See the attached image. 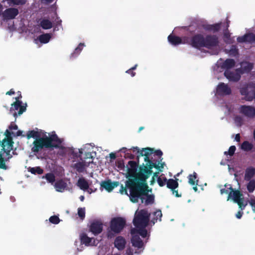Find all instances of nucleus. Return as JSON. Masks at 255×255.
Instances as JSON below:
<instances>
[{"mask_svg":"<svg viewBox=\"0 0 255 255\" xmlns=\"http://www.w3.org/2000/svg\"><path fill=\"white\" fill-rule=\"evenodd\" d=\"M127 189H128V188H127L126 186V187H124L123 186V185H121V189L120 190V192L122 194H126V195H127L128 196H129V194H128V191H127Z\"/></svg>","mask_w":255,"mask_h":255,"instance_id":"5fc2aeb1","label":"nucleus"},{"mask_svg":"<svg viewBox=\"0 0 255 255\" xmlns=\"http://www.w3.org/2000/svg\"><path fill=\"white\" fill-rule=\"evenodd\" d=\"M155 153V154L158 156L159 157V159H160V161H161L162 160V158H161V156L163 154V153L162 152L161 150H160V149H158V150H154L153 151V153Z\"/></svg>","mask_w":255,"mask_h":255,"instance_id":"6e6d98bb","label":"nucleus"},{"mask_svg":"<svg viewBox=\"0 0 255 255\" xmlns=\"http://www.w3.org/2000/svg\"><path fill=\"white\" fill-rule=\"evenodd\" d=\"M110 157L112 159H115L116 158V154L112 152L110 154Z\"/></svg>","mask_w":255,"mask_h":255,"instance_id":"338daca9","label":"nucleus"},{"mask_svg":"<svg viewBox=\"0 0 255 255\" xmlns=\"http://www.w3.org/2000/svg\"><path fill=\"white\" fill-rule=\"evenodd\" d=\"M131 242L133 247L140 249L143 246V242L140 238L139 235L136 234L131 235Z\"/></svg>","mask_w":255,"mask_h":255,"instance_id":"5701e85b","label":"nucleus"},{"mask_svg":"<svg viewBox=\"0 0 255 255\" xmlns=\"http://www.w3.org/2000/svg\"><path fill=\"white\" fill-rule=\"evenodd\" d=\"M84 46V43H80L78 45V47L75 48L74 51L72 53H71L70 55V58L72 59L76 57L81 52Z\"/></svg>","mask_w":255,"mask_h":255,"instance_id":"c9c22d12","label":"nucleus"},{"mask_svg":"<svg viewBox=\"0 0 255 255\" xmlns=\"http://www.w3.org/2000/svg\"><path fill=\"white\" fill-rule=\"evenodd\" d=\"M178 179L174 180L173 179H169L167 180V187L171 190L173 194L175 195L176 197H181V194H179L178 190H176L179 184L177 182Z\"/></svg>","mask_w":255,"mask_h":255,"instance_id":"ddd939ff","label":"nucleus"},{"mask_svg":"<svg viewBox=\"0 0 255 255\" xmlns=\"http://www.w3.org/2000/svg\"><path fill=\"white\" fill-rule=\"evenodd\" d=\"M5 159H4L2 156V153L0 152V168L3 169L4 170H6L7 169V167L5 164Z\"/></svg>","mask_w":255,"mask_h":255,"instance_id":"c03bdc74","label":"nucleus"},{"mask_svg":"<svg viewBox=\"0 0 255 255\" xmlns=\"http://www.w3.org/2000/svg\"><path fill=\"white\" fill-rule=\"evenodd\" d=\"M150 214L145 209L136 211L133 219V224L136 228H146L149 221Z\"/></svg>","mask_w":255,"mask_h":255,"instance_id":"20e7f679","label":"nucleus"},{"mask_svg":"<svg viewBox=\"0 0 255 255\" xmlns=\"http://www.w3.org/2000/svg\"><path fill=\"white\" fill-rule=\"evenodd\" d=\"M119 185V182L115 181L112 182L111 180L102 181L101 183V187L108 192L112 191L115 187H117Z\"/></svg>","mask_w":255,"mask_h":255,"instance_id":"6ab92c4d","label":"nucleus"},{"mask_svg":"<svg viewBox=\"0 0 255 255\" xmlns=\"http://www.w3.org/2000/svg\"><path fill=\"white\" fill-rule=\"evenodd\" d=\"M11 149L10 148H8V149H5V148H1V151L0 152H1L2 154L3 153H5L6 156H7V158L5 159V160H9V159H10L12 157V155L10 154V152L11 151Z\"/></svg>","mask_w":255,"mask_h":255,"instance_id":"a18cd8bd","label":"nucleus"},{"mask_svg":"<svg viewBox=\"0 0 255 255\" xmlns=\"http://www.w3.org/2000/svg\"><path fill=\"white\" fill-rule=\"evenodd\" d=\"M44 137L46 139V141L48 142V146L49 148H57L59 147L58 145L53 143V142L54 141L57 142L58 144H61V143L60 139L58 137V136L56 134L52 135L49 137L47 136H45Z\"/></svg>","mask_w":255,"mask_h":255,"instance_id":"a211bd4d","label":"nucleus"},{"mask_svg":"<svg viewBox=\"0 0 255 255\" xmlns=\"http://www.w3.org/2000/svg\"><path fill=\"white\" fill-rule=\"evenodd\" d=\"M103 224L100 221H94L91 223L90 231L95 236L100 234L103 231Z\"/></svg>","mask_w":255,"mask_h":255,"instance_id":"4468645a","label":"nucleus"},{"mask_svg":"<svg viewBox=\"0 0 255 255\" xmlns=\"http://www.w3.org/2000/svg\"><path fill=\"white\" fill-rule=\"evenodd\" d=\"M54 186L57 191L62 192L66 188L67 184L63 180L61 179L55 183Z\"/></svg>","mask_w":255,"mask_h":255,"instance_id":"a878e982","label":"nucleus"},{"mask_svg":"<svg viewBox=\"0 0 255 255\" xmlns=\"http://www.w3.org/2000/svg\"><path fill=\"white\" fill-rule=\"evenodd\" d=\"M94 157L92 155V153L90 152H86L84 154V161H86L87 165H90V163H93Z\"/></svg>","mask_w":255,"mask_h":255,"instance_id":"58836bf2","label":"nucleus"},{"mask_svg":"<svg viewBox=\"0 0 255 255\" xmlns=\"http://www.w3.org/2000/svg\"><path fill=\"white\" fill-rule=\"evenodd\" d=\"M153 215L154 216V218L151 220V222L154 224L156 222H157V220L159 221H161V217L162 216V212L160 210H157L155 212L153 213Z\"/></svg>","mask_w":255,"mask_h":255,"instance_id":"4c0bfd02","label":"nucleus"},{"mask_svg":"<svg viewBox=\"0 0 255 255\" xmlns=\"http://www.w3.org/2000/svg\"><path fill=\"white\" fill-rule=\"evenodd\" d=\"M40 25L44 29H48L52 27V23L48 19H43L40 21Z\"/></svg>","mask_w":255,"mask_h":255,"instance_id":"473e14b6","label":"nucleus"},{"mask_svg":"<svg viewBox=\"0 0 255 255\" xmlns=\"http://www.w3.org/2000/svg\"><path fill=\"white\" fill-rule=\"evenodd\" d=\"M51 37V36L50 33H45L39 35L38 36V39L41 43L45 44L49 41Z\"/></svg>","mask_w":255,"mask_h":255,"instance_id":"f704fd0d","label":"nucleus"},{"mask_svg":"<svg viewBox=\"0 0 255 255\" xmlns=\"http://www.w3.org/2000/svg\"><path fill=\"white\" fill-rule=\"evenodd\" d=\"M126 241L122 236L116 237L114 241V246L119 251H122L125 248Z\"/></svg>","mask_w":255,"mask_h":255,"instance_id":"aec40b11","label":"nucleus"},{"mask_svg":"<svg viewBox=\"0 0 255 255\" xmlns=\"http://www.w3.org/2000/svg\"><path fill=\"white\" fill-rule=\"evenodd\" d=\"M238 51V49L235 45H232L230 50V54L232 56H236L239 54Z\"/></svg>","mask_w":255,"mask_h":255,"instance_id":"09e8293b","label":"nucleus"},{"mask_svg":"<svg viewBox=\"0 0 255 255\" xmlns=\"http://www.w3.org/2000/svg\"><path fill=\"white\" fill-rule=\"evenodd\" d=\"M14 142L13 141L12 137H9L8 138H4L2 141L1 146L2 148H5L6 149H8L10 148L11 150L12 149V147L13 145Z\"/></svg>","mask_w":255,"mask_h":255,"instance_id":"cd10ccee","label":"nucleus"},{"mask_svg":"<svg viewBox=\"0 0 255 255\" xmlns=\"http://www.w3.org/2000/svg\"><path fill=\"white\" fill-rule=\"evenodd\" d=\"M221 22L213 24H204L203 25V28L208 31H212L214 33L218 32L221 26Z\"/></svg>","mask_w":255,"mask_h":255,"instance_id":"4be33fe9","label":"nucleus"},{"mask_svg":"<svg viewBox=\"0 0 255 255\" xmlns=\"http://www.w3.org/2000/svg\"><path fill=\"white\" fill-rule=\"evenodd\" d=\"M224 186L227 189H225V188L221 189L220 190L221 194H229L230 193V192H229V190L230 191V190L229 189V188L230 187V186L232 187V186L230 184H225Z\"/></svg>","mask_w":255,"mask_h":255,"instance_id":"603ef678","label":"nucleus"},{"mask_svg":"<svg viewBox=\"0 0 255 255\" xmlns=\"http://www.w3.org/2000/svg\"><path fill=\"white\" fill-rule=\"evenodd\" d=\"M235 66V61L233 59H226L222 64V68L226 70H230Z\"/></svg>","mask_w":255,"mask_h":255,"instance_id":"c85d7f7f","label":"nucleus"},{"mask_svg":"<svg viewBox=\"0 0 255 255\" xmlns=\"http://www.w3.org/2000/svg\"><path fill=\"white\" fill-rule=\"evenodd\" d=\"M14 93H15V92H14V90L12 89H11L9 91H7L6 93V94L8 95H12L14 94Z\"/></svg>","mask_w":255,"mask_h":255,"instance_id":"69168bd1","label":"nucleus"},{"mask_svg":"<svg viewBox=\"0 0 255 255\" xmlns=\"http://www.w3.org/2000/svg\"><path fill=\"white\" fill-rule=\"evenodd\" d=\"M130 234L131 235H137L138 234L140 235L142 238H145L147 235V231L145 229V228H133L130 230Z\"/></svg>","mask_w":255,"mask_h":255,"instance_id":"b1692460","label":"nucleus"},{"mask_svg":"<svg viewBox=\"0 0 255 255\" xmlns=\"http://www.w3.org/2000/svg\"><path fill=\"white\" fill-rule=\"evenodd\" d=\"M92 238H91L84 233L80 235V241L82 244L85 245L86 246L90 245L91 242Z\"/></svg>","mask_w":255,"mask_h":255,"instance_id":"7c9ffc66","label":"nucleus"},{"mask_svg":"<svg viewBox=\"0 0 255 255\" xmlns=\"http://www.w3.org/2000/svg\"><path fill=\"white\" fill-rule=\"evenodd\" d=\"M28 171L33 174H41L43 173V170L39 166L29 167Z\"/></svg>","mask_w":255,"mask_h":255,"instance_id":"ea45409f","label":"nucleus"},{"mask_svg":"<svg viewBox=\"0 0 255 255\" xmlns=\"http://www.w3.org/2000/svg\"><path fill=\"white\" fill-rule=\"evenodd\" d=\"M26 136L27 139H30L31 137L35 138V139L40 137L38 132L33 130L28 131Z\"/></svg>","mask_w":255,"mask_h":255,"instance_id":"79ce46f5","label":"nucleus"},{"mask_svg":"<svg viewBox=\"0 0 255 255\" xmlns=\"http://www.w3.org/2000/svg\"><path fill=\"white\" fill-rule=\"evenodd\" d=\"M236 146L234 145L231 146L228 151H225L224 154L225 155H229L230 156H233L236 150Z\"/></svg>","mask_w":255,"mask_h":255,"instance_id":"8fccbe9b","label":"nucleus"},{"mask_svg":"<svg viewBox=\"0 0 255 255\" xmlns=\"http://www.w3.org/2000/svg\"><path fill=\"white\" fill-rule=\"evenodd\" d=\"M243 214H244L243 212L240 211H238V213L236 215V217L238 219H241V217H242Z\"/></svg>","mask_w":255,"mask_h":255,"instance_id":"e2e57ef3","label":"nucleus"},{"mask_svg":"<svg viewBox=\"0 0 255 255\" xmlns=\"http://www.w3.org/2000/svg\"><path fill=\"white\" fill-rule=\"evenodd\" d=\"M188 182L191 185H197L198 180L197 178V174L195 172H194L192 174L189 175Z\"/></svg>","mask_w":255,"mask_h":255,"instance_id":"2f4dec72","label":"nucleus"},{"mask_svg":"<svg viewBox=\"0 0 255 255\" xmlns=\"http://www.w3.org/2000/svg\"><path fill=\"white\" fill-rule=\"evenodd\" d=\"M126 73L130 74L131 77H134L135 75V72L129 69L126 71Z\"/></svg>","mask_w":255,"mask_h":255,"instance_id":"0e129e2a","label":"nucleus"},{"mask_svg":"<svg viewBox=\"0 0 255 255\" xmlns=\"http://www.w3.org/2000/svg\"><path fill=\"white\" fill-rule=\"evenodd\" d=\"M15 101L11 104L9 112L11 113L15 118V121L17 116H20L23 114L26 110V104L22 105V101L19 100V97H16Z\"/></svg>","mask_w":255,"mask_h":255,"instance_id":"423d86ee","label":"nucleus"},{"mask_svg":"<svg viewBox=\"0 0 255 255\" xmlns=\"http://www.w3.org/2000/svg\"><path fill=\"white\" fill-rule=\"evenodd\" d=\"M50 223L53 224H58L60 221V220L58 216L54 215L52 216H51L49 219Z\"/></svg>","mask_w":255,"mask_h":255,"instance_id":"de8ad7c7","label":"nucleus"},{"mask_svg":"<svg viewBox=\"0 0 255 255\" xmlns=\"http://www.w3.org/2000/svg\"><path fill=\"white\" fill-rule=\"evenodd\" d=\"M6 1L9 5H22L26 3L27 0H3Z\"/></svg>","mask_w":255,"mask_h":255,"instance_id":"72a5a7b5","label":"nucleus"},{"mask_svg":"<svg viewBox=\"0 0 255 255\" xmlns=\"http://www.w3.org/2000/svg\"><path fill=\"white\" fill-rule=\"evenodd\" d=\"M144 148L140 150L138 147H133L132 151L136 154V161L130 160L127 165V172L126 177L127 180L126 185L128 189L142 191L143 186H144V182L147 180V174L150 172L149 170H147V165L142 163L140 165L137 171L139 164V159L141 152H145Z\"/></svg>","mask_w":255,"mask_h":255,"instance_id":"f257e3e1","label":"nucleus"},{"mask_svg":"<svg viewBox=\"0 0 255 255\" xmlns=\"http://www.w3.org/2000/svg\"><path fill=\"white\" fill-rule=\"evenodd\" d=\"M253 148V144L248 141H244L241 145V148L246 151H249Z\"/></svg>","mask_w":255,"mask_h":255,"instance_id":"e433bc0d","label":"nucleus"},{"mask_svg":"<svg viewBox=\"0 0 255 255\" xmlns=\"http://www.w3.org/2000/svg\"><path fill=\"white\" fill-rule=\"evenodd\" d=\"M216 93L219 96L229 95L232 93V90L228 84L221 82L217 87Z\"/></svg>","mask_w":255,"mask_h":255,"instance_id":"9b49d317","label":"nucleus"},{"mask_svg":"<svg viewBox=\"0 0 255 255\" xmlns=\"http://www.w3.org/2000/svg\"><path fill=\"white\" fill-rule=\"evenodd\" d=\"M145 152L143 153V152H141L140 155L144 156V161L146 162V165H147V170H149L150 172L147 174V179L149 177V176L151 175L153 171L152 169L153 168H155L157 169L159 171H162V169L164 168V165H165L164 162L160 163V161H158V163L157 162H153L150 159L149 156L153 153L154 148H151L150 147L144 148Z\"/></svg>","mask_w":255,"mask_h":255,"instance_id":"7ed1b4c3","label":"nucleus"},{"mask_svg":"<svg viewBox=\"0 0 255 255\" xmlns=\"http://www.w3.org/2000/svg\"><path fill=\"white\" fill-rule=\"evenodd\" d=\"M185 39L186 37L184 38L183 41H182L181 38L179 36L173 34H170L168 36V41L173 45H177L181 43H186V42H185Z\"/></svg>","mask_w":255,"mask_h":255,"instance_id":"412c9836","label":"nucleus"},{"mask_svg":"<svg viewBox=\"0 0 255 255\" xmlns=\"http://www.w3.org/2000/svg\"><path fill=\"white\" fill-rule=\"evenodd\" d=\"M42 178H45L48 182L51 183H53L55 181V176L52 173H48L46 174L45 176H43Z\"/></svg>","mask_w":255,"mask_h":255,"instance_id":"37998d69","label":"nucleus"},{"mask_svg":"<svg viewBox=\"0 0 255 255\" xmlns=\"http://www.w3.org/2000/svg\"><path fill=\"white\" fill-rule=\"evenodd\" d=\"M77 186L83 190H86L88 189L89 184L88 182L84 178H80L77 182Z\"/></svg>","mask_w":255,"mask_h":255,"instance_id":"c756f323","label":"nucleus"},{"mask_svg":"<svg viewBox=\"0 0 255 255\" xmlns=\"http://www.w3.org/2000/svg\"><path fill=\"white\" fill-rule=\"evenodd\" d=\"M240 112L249 118H254L255 117V108L251 106H241L240 109Z\"/></svg>","mask_w":255,"mask_h":255,"instance_id":"2eb2a0df","label":"nucleus"},{"mask_svg":"<svg viewBox=\"0 0 255 255\" xmlns=\"http://www.w3.org/2000/svg\"><path fill=\"white\" fill-rule=\"evenodd\" d=\"M247 189L250 193H252L255 189V180H250L247 186Z\"/></svg>","mask_w":255,"mask_h":255,"instance_id":"a19ab883","label":"nucleus"},{"mask_svg":"<svg viewBox=\"0 0 255 255\" xmlns=\"http://www.w3.org/2000/svg\"><path fill=\"white\" fill-rule=\"evenodd\" d=\"M43 148H50L48 142L46 140L44 136L36 138L32 143L31 150L34 153H37Z\"/></svg>","mask_w":255,"mask_h":255,"instance_id":"6e6552de","label":"nucleus"},{"mask_svg":"<svg viewBox=\"0 0 255 255\" xmlns=\"http://www.w3.org/2000/svg\"><path fill=\"white\" fill-rule=\"evenodd\" d=\"M83 154V149H79L78 152H73V154L75 157H76L77 158H80L81 160H82V154Z\"/></svg>","mask_w":255,"mask_h":255,"instance_id":"864d4df0","label":"nucleus"},{"mask_svg":"<svg viewBox=\"0 0 255 255\" xmlns=\"http://www.w3.org/2000/svg\"><path fill=\"white\" fill-rule=\"evenodd\" d=\"M224 75L230 81L234 82H238L241 77L240 73L231 71L230 70H225Z\"/></svg>","mask_w":255,"mask_h":255,"instance_id":"f3484780","label":"nucleus"},{"mask_svg":"<svg viewBox=\"0 0 255 255\" xmlns=\"http://www.w3.org/2000/svg\"><path fill=\"white\" fill-rule=\"evenodd\" d=\"M229 189L230 190V191L229 196H228L227 200L232 199L235 203L238 204L241 211L244 210L247 205L248 202H244L243 194L240 190H235L231 186Z\"/></svg>","mask_w":255,"mask_h":255,"instance_id":"39448f33","label":"nucleus"},{"mask_svg":"<svg viewBox=\"0 0 255 255\" xmlns=\"http://www.w3.org/2000/svg\"><path fill=\"white\" fill-rule=\"evenodd\" d=\"M254 175H255V168L248 167L245 171V180L249 181Z\"/></svg>","mask_w":255,"mask_h":255,"instance_id":"bb28decb","label":"nucleus"},{"mask_svg":"<svg viewBox=\"0 0 255 255\" xmlns=\"http://www.w3.org/2000/svg\"><path fill=\"white\" fill-rule=\"evenodd\" d=\"M126 224V220L122 217L113 218L110 222V229L115 234H119L124 229Z\"/></svg>","mask_w":255,"mask_h":255,"instance_id":"0eeeda50","label":"nucleus"},{"mask_svg":"<svg viewBox=\"0 0 255 255\" xmlns=\"http://www.w3.org/2000/svg\"><path fill=\"white\" fill-rule=\"evenodd\" d=\"M82 160V161L77 162L73 165V167L76 169V171L79 173L83 172L85 170L86 167L89 166V165L86 164V161Z\"/></svg>","mask_w":255,"mask_h":255,"instance_id":"393cba45","label":"nucleus"},{"mask_svg":"<svg viewBox=\"0 0 255 255\" xmlns=\"http://www.w3.org/2000/svg\"><path fill=\"white\" fill-rule=\"evenodd\" d=\"M237 41L239 43H255V34L253 33H248L245 34L242 36H239L237 38Z\"/></svg>","mask_w":255,"mask_h":255,"instance_id":"dca6fc26","label":"nucleus"},{"mask_svg":"<svg viewBox=\"0 0 255 255\" xmlns=\"http://www.w3.org/2000/svg\"><path fill=\"white\" fill-rule=\"evenodd\" d=\"M219 44V37L215 34H207L204 37V47L211 49Z\"/></svg>","mask_w":255,"mask_h":255,"instance_id":"1a4fd4ad","label":"nucleus"},{"mask_svg":"<svg viewBox=\"0 0 255 255\" xmlns=\"http://www.w3.org/2000/svg\"><path fill=\"white\" fill-rule=\"evenodd\" d=\"M14 122H11L8 128L10 130H16L18 128V127L16 125L13 124Z\"/></svg>","mask_w":255,"mask_h":255,"instance_id":"bf43d9fd","label":"nucleus"},{"mask_svg":"<svg viewBox=\"0 0 255 255\" xmlns=\"http://www.w3.org/2000/svg\"><path fill=\"white\" fill-rule=\"evenodd\" d=\"M249 203L252 207L253 212H255V198L251 199Z\"/></svg>","mask_w":255,"mask_h":255,"instance_id":"4d7b16f0","label":"nucleus"},{"mask_svg":"<svg viewBox=\"0 0 255 255\" xmlns=\"http://www.w3.org/2000/svg\"><path fill=\"white\" fill-rule=\"evenodd\" d=\"M19 11L17 8L9 7L6 9L2 13V16L6 20L13 19L18 14Z\"/></svg>","mask_w":255,"mask_h":255,"instance_id":"f8f14e48","label":"nucleus"},{"mask_svg":"<svg viewBox=\"0 0 255 255\" xmlns=\"http://www.w3.org/2000/svg\"><path fill=\"white\" fill-rule=\"evenodd\" d=\"M142 191L132 190L128 189L129 191V198L132 203H137L140 199L141 203H144L145 205L151 204L154 202V196L153 195L148 194L151 189H149L147 181L144 182Z\"/></svg>","mask_w":255,"mask_h":255,"instance_id":"f03ea898","label":"nucleus"},{"mask_svg":"<svg viewBox=\"0 0 255 255\" xmlns=\"http://www.w3.org/2000/svg\"><path fill=\"white\" fill-rule=\"evenodd\" d=\"M242 119L241 117L237 116L235 118V121L236 123L239 124V125L241 126L242 123Z\"/></svg>","mask_w":255,"mask_h":255,"instance_id":"052dcab7","label":"nucleus"},{"mask_svg":"<svg viewBox=\"0 0 255 255\" xmlns=\"http://www.w3.org/2000/svg\"><path fill=\"white\" fill-rule=\"evenodd\" d=\"M224 37L227 38H229L230 37V33L228 32H225L224 33Z\"/></svg>","mask_w":255,"mask_h":255,"instance_id":"774afa93","label":"nucleus"},{"mask_svg":"<svg viewBox=\"0 0 255 255\" xmlns=\"http://www.w3.org/2000/svg\"><path fill=\"white\" fill-rule=\"evenodd\" d=\"M78 215L81 219L83 220L85 217V208H79L78 209Z\"/></svg>","mask_w":255,"mask_h":255,"instance_id":"49530a36","label":"nucleus"},{"mask_svg":"<svg viewBox=\"0 0 255 255\" xmlns=\"http://www.w3.org/2000/svg\"><path fill=\"white\" fill-rule=\"evenodd\" d=\"M125 157L130 159H134L135 158V155L128 152L125 153Z\"/></svg>","mask_w":255,"mask_h":255,"instance_id":"13d9d810","label":"nucleus"},{"mask_svg":"<svg viewBox=\"0 0 255 255\" xmlns=\"http://www.w3.org/2000/svg\"><path fill=\"white\" fill-rule=\"evenodd\" d=\"M167 180L166 177H163L162 179L160 177H158L157 178L158 184L160 187L164 186L167 183Z\"/></svg>","mask_w":255,"mask_h":255,"instance_id":"3c124183","label":"nucleus"},{"mask_svg":"<svg viewBox=\"0 0 255 255\" xmlns=\"http://www.w3.org/2000/svg\"><path fill=\"white\" fill-rule=\"evenodd\" d=\"M189 44L197 49L204 47V36L201 34H196L191 37Z\"/></svg>","mask_w":255,"mask_h":255,"instance_id":"9d476101","label":"nucleus"},{"mask_svg":"<svg viewBox=\"0 0 255 255\" xmlns=\"http://www.w3.org/2000/svg\"><path fill=\"white\" fill-rule=\"evenodd\" d=\"M12 132H11L10 131H9L8 129H6L5 131V135H6V137L5 138H8L9 137H12L11 136Z\"/></svg>","mask_w":255,"mask_h":255,"instance_id":"680f3d73","label":"nucleus"}]
</instances>
